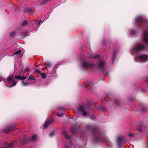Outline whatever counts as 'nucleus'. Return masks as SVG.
Wrapping results in <instances>:
<instances>
[{
    "label": "nucleus",
    "instance_id": "obj_41",
    "mask_svg": "<svg viewBox=\"0 0 148 148\" xmlns=\"http://www.w3.org/2000/svg\"><path fill=\"white\" fill-rule=\"evenodd\" d=\"M2 78L1 77H0V79H1V81L2 80Z\"/></svg>",
    "mask_w": 148,
    "mask_h": 148
},
{
    "label": "nucleus",
    "instance_id": "obj_13",
    "mask_svg": "<svg viewBox=\"0 0 148 148\" xmlns=\"http://www.w3.org/2000/svg\"><path fill=\"white\" fill-rule=\"evenodd\" d=\"M119 50L117 49L115 50H114L113 52V53L112 57V62L114 63V60L116 58V54L117 52H119Z\"/></svg>",
    "mask_w": 148,
    "mask_h": 148
},
{
    "label": "nucleus",
    "instance_id": "obj_27",
    "mask_svg": "<svg viewBox=\"0 0 148 148\" xmlns=\"http://www.w3.org/2000/svg\"><path fill=\"white\" fill-rule=\"evenodd\" d=\"M147 110V109L143 107L142 108L141 110V111L142 112H146Z\"/></svg>",
    "mask_w": 148,
    "mask_h": 148
},
{
    "label": "nucleus",
    "instance_id": "obj_36",
    "mask_svg": "<svg viewBox=\"0 0 148 148\" xmlns=\"http://www.w3.org/2000/svg\"><path fill=\"white\" fill-rule=\"evenodd\" d=\"M91 119H92L96 120L97 119V118L94 115H92L91 116Z\"/></svg>",
    "mask_w": 148,
    "mask_h": 148
},
{
    "label": "nucleus",
    "instance_id": "obj_12",
    "mask_svg": "<svg viewBox=\"0 0 148 148\" xmlns=\"http://www.w3.org/2000/svg\"><path fill=\"white\" fill-rule=\"evenodd\" d=\"M53 121H46L45 123L43 128H47L52 123Z\"/></svg>",
    "mask_w": 148,
    "mask_h": 148
},
{
    "label": "nucleus",
    "instance_id": "obj_26",
    "mask_svg": "<svg viewBox=\"0 0 148 148\" xmlns=\"http://www.w3.org/2000/svg\"><path fill=\"white\" fill-rule=\"evenodd\" d=\"M36 135H35L33 136L31 139V140L32 141H34L35 140L36 138Z\"/></svg>",
    "mask_w": 148,
    "mask_h": 148
},
{
    "label": "nucleus",
    "instance_id": "obj_21",
    "mask_svg": "<svg viewBox=\"0 0 148 148\" xmlns=\"http://www.w3.org/2000/svg\"><path fill=\"white\" fill-rule=\"evenodd\" d=\"M21 52V50H18L16 51L15 54L13 55V56H14L15 55H17L20 54Z\"/></svg>",
    "mask_w": 148,
    "mask_h": 148
},
{
    "label": "nucleus",
    "instance_id": "obj_2",
    "mask_svg": "<svg viewBox=\"0 0 148 148\" xmlns=\"http://www.w3.org/2000/svg\"><path fill=\"white\" fill-rule=\"evenodd\" d=\"M145 48L144 45L142 44H138L135 46L132 49V52L134 53V54L135 55L138 53V51H143Z\"/></svg>",
    "mask_w": 148,
    "mask_h": 148
},
{
    "label": "nucleus",
    "instance_id": "obj_5",
    "mask_svg": "<svg viewBox=\"0 0 148 148\" xmlns=\"http://www.w3.org/2000/svg\"><path fill=\"white\" fill-rule=\"evenodd\" d=\"M136 58V62H146L148 60V56L145 54H142L140 56H137Z\"/></svg>",
    "mask_w": 148,
    "mask_h": 148
},
{
    "label": "nucleus",
    "instance_id": "obj_1",
    "mask_svg": "<svg viewBox=\"0 0 148 148\" xmlns=\"http://www.w3.org/2000/svg\"><path fill=\"white\" fill-rule=\"evenodd\" d=\"M101 136L100 137V136H99L97 132H95L93 136V137L95 140L97 141H108V137L105 135L103 136L101 134Z\"/></svg>",
    "mask_w": 148,
    "mask_h": 148
},
{
    "label": "nucleus",
    "instance_id": "obj_18",
    "mask_svg": "<svg viewBox=\"0 0 148 148\" xmlns=\"http://www.w3.org/2000/svg\"><path fill=\"white\" fill-rule=\"evenodd\" d=\"M77 109L80 112H82L84 110H85L84 107L82 105H80L79 107H78Z\"/></svg>",
    "mask_w": 148,
    "mask_h": 148
},
{
    "label": "nucleus",
    "instance_id": "obj_44",
    "mask_svg": "<svg viewBox=\"0 0 148 148\" xmlns=\"http://www.w3.org/2000/svg\"><path fill=\"white\" fill-rule=\"evenodd\" d=\"M0 82H1V79H0Z\"/></svg>",
    "mask_w": 148,
    "mask_h": 148
},
{
    "label": "nucleus",
    "instance_id": "obj_3",
    "mask_svg": "<svg viewBox=\"0 0 148 148\" xmlns=\"http://www.w3.org/2000/svg\"><path fill=\"white\" fill-rule=\"evenodd\" d=\"M148 22L144 19L142 16L137 17L136 20V25L138 27H140L142 23L147 24Z\"/></svg>",
    "mask_w": 148,
    "mask_h": 148
},
{
    "label": "nucleus",
    "instance_id": "obj_4",
    "mask_svg": "<svg viewBox=\"0 0 148 148\" xmlns=\"http://www.w3.org/2000/svg\"><path fill=\"white\" fill-rule=\"evenodd\" d=\"M7 80L8 82V85L6 84L7 86L11 87L16 85V82H15L14 79H13L12 75L8 76L7 78Z\"/></svg>",
    "mask_w": 148,
    "mask_h": 148
},
{
    "label": "nucleus",
    "instance_id": "obj_34",
    "mask_svg": "<svg viewBox=\"0 0 148 148\" xmlns=\"http://www.w3.org/2000/svg\"><path fill=\"white\" fill-rule=\"evenodd\" d=\"M35 71L38 74H40L41 73V72L38 70V69L35 70Z\"/></svg>",
    "mask_w": 148,
    "mask_h": 148
},
{
    "label": "nucleus",
    "instance_id": "obj_43",
    "mask_svg": "<svg viewBox=\"0 0 148 148\" xmlns=\"http://www.w3.org/2000/svg\"><path fill=\"white\" fill-rule=\"evenodd\" d=\"M27 71H29V69L28 68H27L26 69Z\"/></svg>",
    "mask_w": 148,
    "mask_h": 148
},
{
    "label": "nucleus",
    "instance_id": "obj_23",
    "mask_svg": "<svg viewBox=\"0 0 148 148\" xmlns=\"http://www.w3.org/2000/svg\"><path fill=\"white\" fill-rule=\"evenodd\" d=\"M136 33V32L133 30H131V32H130V36H133V35H135Z\"/></svg>",
    "mask_w": 148,
    "mask_h": 148
},
{
    "label": "nucleus",
    "instance_id": "obj_35",
    "mask_svg": "<svg viewBox=\"0 0 148 148\" xmlns=\"http://www.w3.org/2000/svg\"><path fill=\"white\" fill-rule=\"evenodd\" d=\"M128 135L130 137H133L134 136V135L131 133H129L128 134Z\"/></svg>",
    "mask_w": 148,
    "mask_h": 148
},
{
    "label": "nucleus",
    "instance_id": "obj_20",
    "mask_svg": "<svg viewBox=\"0 0 148 148\" xmlns=\"http://www.w3.org/2000/svg\"><path fill=\"white\" fill-rule=\"evenodd\" d=\"M21 84L23 86H29L30 84V83H28L27 82H25L24 81H23L22 82Z\"/></svg>",
    "mask_w": 148,
    "mask_h": 148
},
{
    "label": "nucleus",
    "instance_id": "obj_17",
    "mask_svg": "<svg viewBox=\"0 0 148 148\" xmlns=\"http://www.w3.org/2000/svg\"><path fill=\"white\" fill-rule=\"evenodd\" d=\"M28 25V23L25 20H24L22 22L21 25L22 27H24Z\"/></svg>",
    "mask_w": 148,
    "mask_h": 148
},
{
    "label": "nucleus",
    "instance_id": "obj_30",
    "mask_svg": "<svg viewBox=\"0 0 148 148\" xmlns=\"http://www.w3.org/2000/svg\"><path fill=\"white\" fill-rule=\"evenodd\" d=\"M46 64L49 68H50L51 67V64L49 62H47Z\"/></svg>",
    "mask_w": 148,
    "mask_h": 148
},
{
    "label": "nucleus",
    "instance_id": "obj_15",
    "mask_svg": "<svg viewBox=\"0 0 148 148\" xmlns=\"http://www.w3.org/2000/svg\"><path fill=\"white\" fill-rule=\"evenodd\" d=\"M14 127H8L6 129H5L4 130V132L5 133H9L12 130H14Z\"/></svg>",
    "mask_w": 148,
    "mask_h": 148
},
{
    "label": "nucleus",
    "instance_id": "obj_25",
    "mask_svg": "<svg viewBox=\"0 0 148 148\" xmlns=\"http://www.w3.org/2000/svg\"><path fill=\"white\" fill-rule=\"evenodd\" d=\"M28 79H29L30 80H34L35 79V78L33 76L31 75L29 77Z\"/></svg>",
    "mask_w": 148,
    "mask_h": 148
},
{
    "label": "nucleus",
    "instance_id": "obj_9",
    "mask_svg": "<svg viewBox=\"0 0 148 148\" xmlns=\"http://www.w3.org/2000/svg\"><path fill=\"white\" fill-rule=\"evenodd\" d=\"M16 142V141H15L9 144L5 143L4 144L3 148H12L14 143Z\"/></svg>",
    "mask_w": 148,
    "mask_h": 148
},
{
    "label": "nucleus",
    "instance_id": "obj_6",
    "mask_svg": "<svg viewBox=\"0 0 148 148\" xmlns=\"http://www.w3.org/2000/svg\"><path fill=\"white\" fill-rule=\"evenodd\" d=\"M82 65L83 68L85 69L88 67H92L94 66V65L92 63L84 62L82 63Z\"/></svg>",
    "mask_w": 148,
    "mask_h": 148
},
{
    "label": "nucleus",
    "instance_id": "obj_37",
    "mask_svg": "<svg viewBox=\"0 0 148 148\" xmlns=\"http://www.w3.org/2000/svg\"><path fill=\"white\" fill-rule=\"evenodd\" d=\"M58 109L60 110H65V109L64 108L62 107L59 108Z\"/></svg>",
    "mask_w": 148,
    "mask_h": 148
},
{
    "label": "nucleus",
    "instance_id": "obj_14",
    "mask_svg": "<svg viewBox=\"0 0 148 148\" xmlns=\"http://www.w3.org/2000/svg\"><path fill=\"white\" fill-rule=\"evenodd\" d=\"M118 143L119 146L121 145L122 144H124L123 142V139L121 137H118Z\"/></svg>",
    "mask_w": 148,
    "mask_h": 148
},
{
    "label": "nucleus",
    "instance_id": "obj_42",
    "mask_svg": "<svg viewBox=\"0 0 148 148\" xmlns=\"http://www.w3.org/2000/svg\"><path fill=\"white\" fill-rule=\"evenodd\" d=\"M141 129H140V128H138V130L139 131H140V130Z\"/></svg>",
    "mask_w": 148,
    "mask_h": 148
},
{
    "label": "nucleus",
    "instance_id": "obj_32",
    "mask_svg": "<svg viewBox=\"0 0 148 148\" xmlns=\"http://www.w3.org/2000/svg\"><path fill=\"white\" fill-rule=\"evenodd\" d=\"M55 134V132H51L49 134V136L51 137H52Z\"/></svg>",
    "mask_w": 148,
    "mask_h": 148
},
{
    "label": "nucleus",
    "instance_id": "obj_11",
    "mask_svg": "<svg viewBox=\"0 0 148 148\" xmlns=\"http://www.w3.org/2000/svg\"><path fill=\"white\" fill-rule=\"evenodd\" d=\"M15 78L18 80H24L27 78V77L23 76L16 75L15 76Z\"/></svg>",
    "mask_w": 148,
    "mask_h": 148
},
{
    "label": "nucleus",
    "instance_id": "obj_31",
    "mask_svg": "<svg viewBox=\"0 0 148 148\" xmlns=\"http://www.w3.org/2000/svg\"><path fill=\"white\" fill-rule=\"evenodd\" d=\"M27 139L26 138H25L24 139L23 141L21 143L23 145L24 144L26 143H27L28 142L27 141H26L27 140Z\"/></svg>",
    "mask_w": 148,
    "mask_h": 148
},
{
    "label": "nucleus",
    "instance_id": "obj_7",
    "mask_svg": "<svg viewBox=\"0 0 148 148\" xmlns=\"http://www.w3.org/2000/svg\"><path fill=\"white\" fill-rule=\"evenodd\" d=\"M144 32L145 33L143 37V39L142 40V41L148 43V31L144 30Z\"/></svg>",
    "mask_w": 148,
    "mask_h": 148
},
{
    "label": "nucleus",
    "instance_id": "obj_24",
    "mask_svg": "<svg viewBox=\"0 0 148 148\" xmlns=\"http://www.w3.org/2000/svg\"><path fill=\"white\" fill-rule=\"evenodd\" d=\"M41 76L44 79L46 77V74L45 73H41Z\"/></svg>",
    "mask_w": 148,
    "mask_h": 148
},
{
    "label": "nucleus",
    "instance_id": "obj_40",
    "mask_svg": "<svg viewBox=\"0 0 148 148\" xmlns=\"http://www.w3.org/2000/svg\"><path fill=\"white\" fill-rule=\"evenodd\" d=\"M64 148H70V147H69L67 146H65Z\"/></svg>",
    "mask_w": 148,
    "mask_h": 148
},
{
    "label": "nucleus",
    "instance_id": "obj_19",
    "mask_svg": "<svg viewBox=\"0 0 148 148\" xmlns=\"http://www.w3.org/2000/svg\"><path fill=\"white\" fill-rule=\"evenodd\" d=\"M89 114V113L87 112L85 110L82 111V115L84 116H86L87 115Z\"/></svg>",
    "mask_w": 148,
    "mask_h": 148
},
{
    "label": "nucleus",
    "instance_id": "obj_8",
    "mask_svg": "<svg viewBox=\"0 0 148 148\" xmlns=\"http://www.w3.org/2000/svg\"><path fill=\"white\" fill-rule=\"evenodd\" d=\"M106 64L105 61H101L98 65L99 69L102 71L103 70Z\"/></svg>",
    "mask_w": 148,
    "mask_h": 148
},
{
    "label": "nucleus",
    "instance_id": "obj_33",
    "mask_svg": "<svg viewBox=\"0 0 148 148\" xmlns=\"http://www.w3.org/2000/svg\"><path fill=\"white\" fill-rule=\"evenodd\" d=\"M63 115V114L62 113H57V115L59 117H62Z\"/></svg>",
    "mask_w": 148,
    "mask_h": 148
},
{
    "label": "nucleus",
    "instance_id": "obj_29",
    "mask_svg": "<svg viewBox=\"0 0 148 148\" xmlns=\"http://www.w3.org/2000/svg\"><path fill=\"white\" fill-rule=\"evenodd\" d=\"M16 32L15 31H14L11 32L10 33V36H14L16 34Z\"/></svg>",
    "mask_w": 148,
    "mask_h": 148
},
{
    "label": "nucleus",
    "instance_id": "obj_39",
    "mask_svg": "<svg viewBox=\"0 0 148 148\" xmlns=\"http://www.w3.org/2000/svg\"><path fill=\"white\" fill-rule=\"evenodd\" d=\"M42 23V21L41 20L40 21L38 24V25H40Z\"/></svg>",
    "mask_w": 148,
    "mask_h": 148
},
{
    "label": "nucleus",
    "instance_id": "obj_10",
    "mask_svg": "<svg viewBox=\"0 0 148 148\" xmlns=\"http://www.w3.org/2000/svg\"><path fill=\"white\" fill-rule=\"evenodd\" d=\"M62 133L65 136V138L66 139H68L69 140H70L71 137V136L67 134L66 131L65 130H63L62 131Z\"/></svg>",
    "mask_w": 148,
    "mask_h": 148
},
{
    "label": "nucleus",
    "instance_id": "obj_38",
    "mask_svg": "<svg viewBox=\"0 0 148 148\" xmlns=\"http://www.w3.org/2000/svg\"><path fill=\"white\" fill-rule=\"evenodd\" d=\"M29 10L28 9H26L25 10V12H27V13H28V14H29Z\"/></svg>",
    "mask_w": 148,
    "mask_h": 148
},
{
    "label": "nucleus",
    "instance_id": "obj_28",
    "mask_svg": "<svg viewBox=\"0 0 148 148\" xmlns=\"http://www.w3.org/2000/svg\"><path fill=\"white\" fill-rule=\"evenodd\" d=\"M50 0H44L41 3V5L44 4L47 2H48L49 1H50Z\"/></svg>",
    "mask_w": 148,
    "mask_h": 148
},
{
    "label": "nucleus",
    "instance_id": "obj_16",
    "mask_svg": "<svg viewBox=\"0 0 148 148\" xmlns=\"http://www.w3.org/2000/svg\"><path fill=\"white\" fill-rule=\"evenodd\" d=\"M100 56V55L99 54H97L95 56H93L92 55L90 54L89 56V57L90 58H94L95 59L99 58Z\"/></svg>",
    "mask_w": 148,
    "mask_h": 148
},
{
    "label": "nucleus",
    "instance_id": "obj_22",
    "mask_svg": "<svg viewBox=\"0 0 148 148\" xmlns=\"http://www.w3.org/2000/svg\"><path fill=\"white\" fill-rule=\"evenodd\" d=\"M76 127L75 126V127H73L71 129V131L73 133L75 132H76Z\"/></svg>",
    "mask_w": 148,
    "mask_h": 148
}]
</instances>
